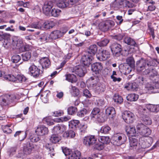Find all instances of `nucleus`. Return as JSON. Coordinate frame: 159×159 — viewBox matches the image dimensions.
<instances>
[{
	"label": "nucleus",
	"mask_w": 159,
	"mask_h": 159,
	"mask_svg": "<svg viewBox=\"0 0 159 159\" xmlns=\"http://www.w3.org/2000/svg\"><path fill=\"white\" fill-rule=\"evenodd\" d=\"M16 100L15 94H6L0 97V105L2 106H6Z\"/></svg>",
	"instance_id": "3"
},
{
	"label": "nucleus",
	"mask_w": 159,
	"mask_h": 159,
	"mask_svg": "<svg viewBox=\"0 0 159 159\" xmlns=\"http://www.w3.org/2000/svg\"><path fill=\"white\" fill-rule=\"evenodd\" d=\"M39 39L42 42H48L50 40L49 34L44 32L41 35Z\"/></svg>",
	"instance_id": "39"
},
{
	"label": "nucleus",
	"mask_w": 159,
	"mask_h": 159,
	"mask_svg": "<svg viewBox=\"0 0 159 159\" xmlns=\"http://www.w3.org/2000/svg\"><path fill=\"white\" fill-rule=\"evenodd\" d=\"M65 33L59 30L53 31L49 34L50 40H55L62 36Z\"/></svg>",
	"instance_id": "23"
},
{
	"label": "nucleus",
	"mask_w": 159,
	"mask_h": 159,
	"mask_svg": "<svg viewBox=\"0 0 159 159\" xmlns=\"http://www.w3.org/2000/svg\"><path fill=\"white\" fill-rule=\"evenodd\" d=\"M157 72L155 68H148L147 70H144L143 71L144 75H148L151 78H154L155 76H157L159 78V75H157Z\"/></svg>",
	"instance_id": "18"
},
{
	"label": "nucleus",
	"mask_w": 159,
	"mask_h": 159,
	"mask_svg": "<svg viewBox=\"0 0 159 159\" xmlns=\"http://www.w3.org/2000/svg\"><path fill=\"white\" fill-rule=\"evenodd\" d=\"M124 41L125 43H127L129 45L132 46L134 47L137 46V45L135 41L132 38L127 37L125 38L124 39Z\"/></svg>",
	"instance_id": "38"
},
{
	"label": "nucleus",
	"mask_w": 159,
	"mask_h": 159,
	"mask_svg": "<svg viewBox=\"0 0 159 159\" xmlns=\"http://www.w3.org/2000/svg\"><path fill=\"white\" fill-rule=\"evenodd\" d=\"M48 132V128L44 126H39L35 130L37 134L40 136H43L47 134Z\"/></svg>",
	"instance_id": "25"
},
{
	"label": "nucleus",
	"mask_w": 159,
	"mask_h": 159,
	"mask_svg": "<svg viewBox=\"0 0 159 159\" xmlns=\"http://www.w3.org/2000/svg\"><path fill=\"white\" fill-rule=\"evenodd\" d=\"M66 129V126L64 125L58 124L54 126L52 130V132L57 134H61Z\"/></svg>",
	"instance_id": "19"
},
{
	"label": "nucleus",
	"mask_w": 159,
	"mask_h": 159,
	"mask_svg": "<svg viewBox=\"0 0 159 159\" xmlns=\"http://www.w3.org/2000/svg\"><path fill=\"white\" fill-rule=\"evenodd\" d=\"M138 85L135 82L133 83H128L125 86V88L127 90L130 91L136 90L138 88Z\"/></svg>",
	"instance_id": "26"
},
{
	"label": "nucleus",
	"mask_w": 159,
	"mask_h": 159,
	"mask_svg": "<svg viewBox=\"0 0 159 159\" xmlns=\"http://www.w3.org/2000/svg\"><path fill=\"white\" fill-rule=\"evenodd\" d=\"M110 48L114 55L120 54L122 51L121 46L119 44L116 43H111Z\"/></svg>",
	"instance_id": "14"
},
{
	"label": "nucleus",
	"mask_w": 159,
	"mask_h": 159,
	"mask_svg": "<svg viewBox=\"0 0 159 159\" xmlns=\"http://www.w3.org/2000/svg\"><path fill=\"white\" fill-rule=\"evenodd\" d=\"M80 131L84 133L87 128V125L86 123H81L79 126Z\"/></svg>",
	"instance_id": "62"
},
{
	"label": "nucleus",
	"mask_w": 159,
	"mask_h": 159,
	"mask_svg": "<svg viewBox=\"0 0 159 159\" xmlns=\"http://www.w3.org/2000/svg\"><path fill=\"white\" fill-rule=\"evenodd\" d=\"M53 6L52 1H47L45 2L43 7V13L47 16H50V11Z\"/></svg>",
	"instance_id": "11"
},
{
	"label": "nucleus",
	"mask_w": 159,
	"mask_h": 159,
	"mask_svg": "<svg viewBox=\"0 0 159 159\" xmlns=\"http://www.w3.org/2000/svg\"><path fill=\"white\" fill-rule=\"evenodd\" d=\"M129 139L130 147L132 148L133 149L136 148L138 143L137 140L134 137H129Z\"/></svg>",
	"instance_id": "32"
},
{
	"label": "nucleus",
	"mask_w": 159,
	"mask_h": 159,
	"mask_svg": "<svg viewBox=\"0 0 159 159\" xmlns=\"http://www.w3.org/2000/svg\"><path fill=\"white\" fill-rule=\"evenodd\" d=\"M137 71L139 72H142L144 70H147L148 68L147 64V61L142 59L137 62L136 64Z\"/></svg>",
	"instance_id": "9"
},
{
	"label": "nucleus",
	"mask_w": 159,
	"mask_h": 159,
	"mask_svg": "<svg viewBox=\"0 0 159 159\" xmlns=\"http://www.w3.org/2000/svg\"><path fill=\"white\" fill-rule=\"evenodd\" d=\"M106 115L113 118L116 115V113L115 108L112 107H109L107 108L105 111Z\"/></svg>",
	"instance_id": "27"
},
{
	"label": "nucleus",
	"mask_w": 159,
	"mask_h": 159,
	"mask_svg": "<svg viewBox=\"0 0 159 159\" xmlns=\"http://www.w3.org/2000/svg\"><path fill=\"white\" fill-rule=\"evenodd\" d=\"M97 139L94 136H86L84 139L83 143L87 146H89L95 143Z\"/></svg>",
	"instance_id": "15"
},
{
	"label": "nucleus",
	"mask_w": 159,
	"mask_h": 159,
	"mask_svg": "<svg viewBox=\"0 0 159 159\" xmlns=\"http://www.w3.org/2000/svg\"><path fill=\"white\" fill-rule=\"evenodd\" d=\"M80 0H59L57 6L60 8L70 7L77 3Z\"/></svg>",
	"instance_id": "5"
},
{
	"label": "nucleus",
	"mask_w": 159,
	"mask_h": 159,
	"mask_svg": "<svg viewBox=\"0 0 159 159\" xmlns=\"http://www.w3.org/2000/svg\"><path fill=\"white\" fill-rule=\"evenodd\" d=\"M127 138L125 135L122 133H116L111 137V140L114 145L119 146L123 144L126 141Z\"/></svg>",
	"instance_id": "4"
},
{
	"label": "nucleus",
	"mask_w": 159,
	"mask_h": 159,
	"mask_svg": "<svg viewBox=\"0 0 159 159\" xmlns=\"http://www.w3.org/2000/svg\"><path fill=\"white\" fill-rule=\"evenodd\" d=\"M72 72L80 77H83L86 72V68L82 65H79L74 67Z\"/></svg>",
	"instance_id": "10"
},
{
	"label": "nucleus",
	"mask_w": 159,
	"mask_h": 159,
	"mask_svg": "<svg viewBox=\"0 0 159 159\" xmlns=\"http://www.w3.org/2000/svg\"><path fill=\"white\" fill-rule=\"evenodd\" d=\"M42 25L40 22H37L33 23L31 25L32 28L37 29H41L42 28Z\"/></svg>",
	"instance_id": "59"
},
{
	"label": "nucleus",
	"mask_w": 159,
	"mask_h": 159,
	"mask_svg": "<svg viewBox=\"0 0 159 159\" xmlns=\"http://www.w3.org/2000/svg\"><path fill=\"white\" fill-rule=\"evenodd\" d=\"M30 74L34 77H38L40 74V70L34 64H32L29 68Z\"/></svg>",
	"instance_id": "17"
},
{
	"label": "nucleus",
	"mask_w": 159,
	"mask_h": 159,
	"mask_svg": "<svg viewBox=\"0 0 159 159\" xmlns=\"http://www.w3.org/2000/svg\"><path fill=\"white\" fill-rule=\"evenodd\" d=\"M61 140V137L57 134H53L51 137L50 140L54 143H57Z\"/></svg>",
	"instance_id": "37"
},
{
	"label": "nucleus",
	"mask_w": 159,
	"mask_h": 159,
	"mask_svg": "<svg viewBox=\"0 0 159 159\" xmlns=\"http://www.w3.org/2000/svg\"><path fill=\"white\" fill-rule=\"evenodd\" d=\"M152 142V139L151 137H148L146 138L145 140L142 139H139V144L140 145L142 148H145L149 147Z\"/></svg>",
	"instance_id": "13"
},
{
	"label": "nucleus",
	"mask_w": 159,
	"mask_h": 159,
	"mask_svg": "<svg viewBox=\"0 0 159 159\" xmlns=\"http://www.w3.org/2000/svg\"><path fill=\"white\" fill-rule=\"evenodd\" d=\"M11 126V125H2L1 128L3 132L6 134L11 133L12 132V131L10 128Z\"/></svg>",
	"instance_id": "47"
},
{
	"label": "nucleus",
	"mask_w": 159,
	"mask_h": 159,
	"mask_svg": "<svg viewBox=\"0 0 159 159\" xmlns=\"http://www.w3.org/2000/svg\"><path fill=\"white\" fill-rule=\"evenodd\" d=\"M109 40L108 39H104L97 42V44L100 47L106 46L109 42Z\"/></svg>",
	"instance_id": "51"
},
{
	"label": "nucleus",
	"mask_w": 159,
	"mask_h": 159,
	"mask_svg": "<svg viewBox=\"0 0 159 159\" xmlns=\"http://www.w3.org/2000/svg\"><path fill=\"white\" fill-rule=\"evenodd\" d=\"M27 46L25 45L22 41L18 39L17 37H14L12 39L11 47L13 49H18L20 52H23L27 50Z\"/></svg>",
	"instance_id": "2"
},
{
	"label": "nucleus",
	"mask_w": 159,
	"mask_h": 159,
	"mask_svg": "<svg viewBox=\"0 0 159 159\" xmlns=\"http://www.w3.org/2000/svg\"><path fill=\"white\" fill-rule=\"evenodd\" d=\"M22 60L24 61H26L29 60L31 57V53L29 52H27L22 55Z\"/></svg>",
	"instance_id": "55"
},
{
	"label": "nucleus",
	"mask_w": 159,
	"mask_h": 159,
	"mask_svg": "<svg viewBox=\"0 0 159 159\" xmlns=\"http://www.w3.org/2000/svg\"><path fill=\"white\" fill-rule=\"evenodd\" d=\"M80 123V121L77 120H72L69 122V125L70 128L75 129Z\"/></svg>",
	"instance_id": "48"
},
{
	"label": "nucleus",
	"mask_w": 159,
	"mask_h": 159,
	"mask_svg": "<svg viewBox=\"0 0 159 159\" xmlns=\"http://www.w3.org/2000/svg\"><path fill=\"white\" fill-rule=\"evenodd\" d=\"M21 57L17 54L13 55L11 57V60L13 63H17L21 60Z\"/></svg>",
	"instance_id": "57"
},
{
	"label": "nucleus",
	"mask_w": 159,
	"mask_h": 159,
	"mask_svg": "<svg viewBox=\"0 0 159 159\" xmlns=\"http://www.w3.org/2000/svg\"><path fill=\"white\" fill-rule=\"evenodd\" d=\"M34 149V146L32 143L28 142L23 146V152L26 154H30Z\"/></svg>",
	"instance_id": "21"
},
{
	"label": "nucleus",
	"mask_w": 159,
	"mask_h": 159,
	"mask_svg": "<svg viewBox=\"0 0 159 159\" xmlns=\"http://www.w3.org/2000/svg\"><path fill=\"white\" fill-rule=\"evenodd\" d=\"M126 131L127 134L130 136L134 137L135 136L136 133V131L135 127L129 126L126 129Z\"/></svg>",
	"instance_id": "33"
},
{
	"label": "nucleus",
	"mask_w": 159,
	"mask_h": 159,
	"mask_svg": "<svg viewBox=\"0 0 159 159\" xmlns=\"http://www.w3.org/2000/svg\"><path fill=\"white\" fill-rule=\"evenodd\" d=\"M119 69L121 73L125 74L129 73L131 70V69L130 67L128 66H121L119 67Z\"/></svg>",
	"instance_id": "43"
},
{
	"label": "nucleus",
	"mask_w": 159,
	"mask_h": 159,
	"mask_svg": "<svg viewBox=\"0 0 159 159\" xmlns=\"http://www.w3.org/2000/svg\"><path fill=\"white\" fill-rule=\"evenodd\" d=\"M147 64L148 67L149 68H152L151 66H157V64L158 63V62L156 59H153L150 61H147Z\"/></svg>",
	"instance_id": "53"
},
{
	"label": "nucleus",
	"mask_w": 159,
	"mask_h": 159,
	"mask_svg": "<svg viewBox=\"0 0 159 159\" xmlns=\"http://www.w3.org/2000/svg\"><path fill=\"white\" fill-rule=\"evenodd\" d=\"M63 137L65 138H72L75 136V134L73 131L69 130L63 133Z\"/></svg>",
	"instance_id": "35"
},
{
	"label": "nucleus",
	"mask_w": 159,
	"mask_h": 159,
	"mask_svg": "<svg viewBox=\"0 0 159 159\" xmlns=\"http://www.w3.org/2000/svg\"><path fill=\"white\" fill-rule=\"evenodd\" d=\"M98 60L100 61H104L109 59L110 57L109 51L106 50H102L100 52L96 55Z\"/></svg>",
	"instance_id": "12"
},
{
	"label": "nucleus",
	"mask_w": 159,
	"mask_h": 159,
	"mask_svg": "<svg viewBox=\"0 0 159 159\" xmlns=\"http://www.w3.org/2000/svg\"><path fill=\"white\" fill-rule=\"evenodd\" d=\"M49 92L47 91L43 93L41 95V98L42 101L44 103H46L48 101V97Z\"/></svg>",
	"instance_id": "49"
},
{
	"label": "nucleus",
	"mask_w": 159,
	"mask_h": 159,
	"mask_svg": "<svg viewBox=\"0 0 159 159\" xmlns=\"http://www.w3.org/2000/svg\"><path fill=\"white\" fill-rule=\"evenodd\" d=\"M93 57L89 54L83 55L81 58V61L85 66H88L91 63Z\"/></svg>",
	"instance_id": "20"
},
{
	"label": "nucleus",
	"mask_w": 159,
	"mask_h": 159,
	"mask_svg": "<svg viewBox=\"0 0 159 159\" xmlns=\"http://www.w3.org/2000/svg\"><path fill=\"white\" fill-rule=\"evenodd\" d=\"M126 62L131 68H133L134 66L135 61L132 56L128 57L126 58Z\"/></svg>",
	"instance_id": "45"
},
{
	"label": "nucleus",
	"mask_w": 159,
	"mask_h": 159,
	"mask_svg": "<svg viewBox=\"0 0 159 159\" xmlns=\"http://www.w3.org/2000/svg\"><path fill=\"white\" fill-rule=\"evenodd\" d=\"M111 130V128L108 126L106 125L102 127L100 130V132L102 133L107 134L109 133Z\"/></svg>",
	"instance_id": "54"
},
{
	"label": "nucleus",
	"mask_w": 159,
	"mask_h": 159,
	"mask_svg": "<svg viewBox=\"0 0 159 159\" xmlns=\"http://www.w3.org/2000/svg\"><path fill=\"white\" fill-rule=\"evenodd\" d=\"M113 99L115 102L118 104H120L123 102L122 97L117 94H115L113 97Z\"/></svg>",
	"instance_id": "52"
},
{
	"label": "nucleus",
	"mask_w": 159,
	"mask_h": 159,
	"mask_svg": "<svg viewBox=\"0 0 159 159\" xmlns=\"http://www.w3.org/2000/svg\"><path fill=\"white\" fill-rule=\"evenodd\" d=\"M99 142L102 143L103 144H107L110 143V139L108 136H100L98 138Z\"/></svg>",
	"instance_id": "46"
},
{
	"label": "nucleus",
	"mask_w": 159,
	"mask_h": 159,
	"mask_svg": "<svg viewBox=\"0 0 159 159\" xmlns=\"http://www.w3.org/2000/svg\"><path fill=\"white\" fill-rule=\"evenodd\" d=\"M91 70L97 74L101 72L102 69V64L100 62H96L91 65Z\"/></svg>",
	"instance_id": "24"
},
{
	"label": "nucleus",
	"mask_w": 159,
	"mask_h": 159,
	"mask_svg": "<svg viewBox=\"0 0 159 159\" xmlns=\"http://www.w3.org/2000/svg\"><path fill=\"white\" fill-rule=\"evenodd\" d=\"M5 80L7 81H16L18 82H25L27 80L26 78L22 75H17L16 77L13 75H8L4 76Z\"/></svg>",
	"instance_id": "6"
},
{
	"label": "nucleus",
	"mask_w": 159,
	"mask_h": 159,
	"mask_svg": "<svg viewBox=\"0 0 159 159\" xmlns=\"http://www.w3.org/2000/svg\"><path fill=\"white\" fill-rule=\"evenodd\" d=\"M77 111V108L75 107H70L68 108L67 109L68 113L70 115H74Z\"/></svg>",
	"instance_id": "56"
},
{
	"label": "nucleus",
	"mask_w": 159,
	"mask_h": 159,
	"mask_svg": "<svg viewBox=\"0 0 159 159\" xmlns=\"http://www.w3.org/2000/svg\"><path fill=\"white\" fill-rule=\"evenodd\" d=\"M122 117L125 121L128 124L132 123L135 119L134 114L129 111H125L122 114Z\"/></svg>",
	"instance_id": "8"
},
{
	"label": "nucleus",
	"mask_w": 159,
	"mask_h": 159,
	"mask_svg": "<svg viewBox=\"0 0 159 159\" xmlns=\"http://www.w3.org/2000/svg\"><path fill=\"white\" fill-rule=\"evenodd\" d=\"M146 128V126L141 123L138 124L136 126L137 130L140 134L143 129Z\"/></svg>",
	"instance_id": "58"
},
{
	"label": "nucleus",
	"mask_w": 159,
	"mask_h": 159,
	"mask_svg": "<svg viewBox=\"0 0 159 159\" xmlns=\"http://www.w3.org/2000/svg\"><path fill=\"white\" fill-rule=\"evenodd\" d=\"M100 111L99 109L98 108H94L92 110L91 117L92 119L94 118L95 119L99 122H102L103 120L100 115L98 114Z\"/></svg>",
	"instance_id": "16"
},
{
	"label": "nucleus",
	"mask_w": 159,
	"mask_h": 159,
	"mask_svg": "<svg viewBox=\"0 0 159 159\" xmlns=\"http://www.w3.org/2000/svg\"><path fill=\"white\" fill-rule=\"evenodd\" d=\"M98 50L97 46L95 44H92L89 46L88 50V53L90 54L93 56H94Z\"/></svg>",
	"instance_id": "30"
},
{
	"label": "nucleus",
	"mask_w": 159,
	"mask_h": 159,
	"mask_svg": "<svg viewBox=\"0 0 159 159\" xmlns=\"http://www.w3.org/2000/svg\"><path fill=\"white\" fill-rule=\"evenodd\" d=\"M138 95L135 93H131L129 94L126 97V99L127 100L129 101H135L138 99Z\"/></svg>",
	"instance_id": "40"
},
{
	"label": "nucleus",
	"mask_w": 159,
	"mask_h": 159,
	"mask_svg": "<svg viewBox=\"0 0 159 159\" xmlns=\"http://www.w3.org/2000/svg\"><path fill=\"white\" fill-rule=\"evenodd\" d=\"M112 6L117 8H124V0H115Z\"/></svg>",
	"instance_id": "28"
},
{
	"label": "nucleus",
	"mask_w": 159,
	"mask_h": 159,
	"mask_svg": "<svg viewBox=\"0 0 159 159\" xmlns=\"http://www.w3.org/2000/svg\"><path fill=\"white\" fill-rule=\"evenodd\" d=\"M70 92L71 95L74 97L78 96L79 94V89L71 85V88H70Z\"/></svg>",
	"instance_id": "42"
},
{
	"label": "nucleus",
	"mask_w": 159,
	"mask_h": 159,
	"mask_svg": "<svg viewBox=\"0 0 159 159\" xmlns=\"http://www.w3.org/2000/svg\"><path fill=\"white\" fill-rule=\"evenodd\" d=\"M61 12V10L53 8L50 11V16L54 17H57L59 16Z\"/></svg>",
	"instance_id": "41"
},
{
	"label": "nucleus",
	"mask_w": 159,
	"mask_h": 159,
	"mask_svg": "<svg viewBox=\"0 0 159 159\" xmlns=\"http://www.w3.org/2000/svg\"><path fill=\"white\" fill-rule=\"evenodd\" d=\"M145 107L150 112L154 113H157L159 112V104H147L145 105Z\"/></svg>",
	"instance_id": "22"
},
{
	"label": "nucleus",
	"mask_w": 159,
	"mask_h": 159,
	"mask_svg": "<svg viewBox=\"0 0 159 159\" xmlns=\"http://www.w3.org/2000/svg\"><path fill=\"white\" fill-rule=\"evenodd\" d=\"M115 23L111 20H107L100 22L98 25L99 29L103 32L107 31L114 26Z\"/></svg>",
	"instance_id": "7"
},
{
	"label": "nucleus",
	"mask_w": 159,
	"mask_h": 159,
	"mask_svg": "<svg viewBox=\"0 0 159 159\" xmlns=\"http://www.w3.org/2000/svg\"><path fill=\"white\" fill-rule=\"evenodd\" d=\"M87 113V110L85 109H83L77 112V115L80 117H82L84 116Z\"/></svg>",
	"instance_id": "63"
},
{
	"label": "nucleus",
	"mask_w": 159,
	"mask_h": 159,
	"mask_svg": "<svg viewBox=\"0 0 159 159\" xmlns=\"http://www.w3.org/2000/svg\"><path fill=\"white\" fill-rule=\"evenodd\" d=\"M44 147L48 151V152H52L54 151V148L52 145L51 144H46L45 145Z\"/></svg>",
	"instance_id": "64"
},
{
	"label": "nucleus",
	"mask_w": 159,
	"mask_h": 159,
	"mask_svg": "<svg viewBox=\"0 0 159 159\" xmlns=\"http://www.w3.org/2000/svg\"><path fill=\"white\" fill-rule=\"evenodd\" d=\"M66 80L71 83H75L77 80V78L76 76L73 74H66L65 75Z\"/></svg>",
	"instance_id": "31"
},
{
	"label": "nucleus",
	"mask_w": 159,
	"mask_h": 159,
	"mask_svg": "<svg viewBox=\"0 0 159 159\" xmlns=\"http://www.w3.org/2000/svg\"><path fill=\"white\" fill-rule=\"evenodd\" d=\"M151 133V130L147 126L140 133L143 136H147L150 135Z\"/></svg>",
	"instance_id": "50"
},
{
	"label": "nucleus",
	"mask_w": 159,
	"mask_h": 159,
	"mask_svg": "<svg viewBox=\"0 0 159 159\" xmlns=\"http://www.w3.org/2000/svg\"><path fill=\"white\" fill-rule=\"evenodd\" d=\"M40 63L43 68H48L50 65V62L47 57H43L41 59Z\"/></svg>",
	"instance_id": "29"
},
{
	"label": "nucleus",
	"mask_w": 159,
	"mask_h": 159,
	"mask_svg": "<svg viewBox=\"0 0 159 159\" xmlns=\"http://www.w3.org/2000/svg\"><path fill=\"white\" fill-rule=\"evenodd\" d=\"M81 155V153L80 151H76L70 154L68 159H80Z\"/></svg>",
	"instance_id": "34"
},
{
	"label": "nucleus",
	"mask_w": 159,
	"mask_h": 159,
	"mask_svg": "<svg viewBox=\"0 0 159 159\" xmlns=\"http://www.w3.org/2000/svg\"><path fill=\"white\" fill-rule=\"evenodd\" d=\"M52 115L55 117L61 116L63 114V111L61 110L55 111L52 113Z\"/></svg>",
	"instance_id": "60"
},
{
	"label": "nucleus",
	"mask_w": 159,
	"mask_h": 159,
	"mask_svg": "<svg viewBox=\"0 0 159 159\" xmlns=\"http://www.w3.org/2000/svg\"><path fill=\"white\" fill-rule=\"evenodd\" d=\"M142 120L143 123L146 125H151L152 123L151 119L148 116H146L143 118Z\"/></svg>",
	"instance_id": "61"
},
{
	"label": "nucleus",
	"mask_w": 159,
	"mask_h": 159,
	"mask_svg": "<svg viewBox=\"0 0 159 159\" xmlns=\"http://www.w3.org/2000/svg\"><path fill=\"white\" fill-rule=\"evenodd\" d=\"M136 82L139 85H144L145 87L148 90H152L159 88V83L151 82L150 80H147L142 76L139 77L136 80Z\"/></svg>",
	"instance_id": "1"
},
{
	"label": "nucleus",
	"mask_w": 159,
	"mask_h": 159,
	"mask_svg": "<svg viewBox=\"0 0 159 159\" xmlns=\"http://www.w3.org/2000/svg\"><path fill=\"white\" fill-rule=\"evenodd\" d=\"M55 25V23L52 21L48 20L45 21L43 24V27L45 29L52 28Z\"/></svg>",
	"instance_id": "36"
},
{
	"label": "nucleus",
	"mask_w": 159,
	"mask_h": 159,
	"mask_svg": "<svg viewBox=\"0 0 159 159\" xmlns=\"http://www.w3.org/2000/svg\"><path fill=\"white\" fill-rule=\"evenodd\" d=\"M21 135V136H22V137L21 138V137H20L19 138V139L20 140H24L26 137L27 134L26 132L21 131H16L15 134L14 135V136L15 137H16L17 136L19 135Z\"/></svg>",
	"instance_id": "44"
}]
</instances>
